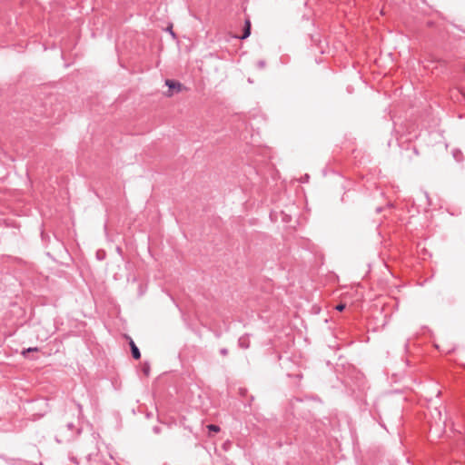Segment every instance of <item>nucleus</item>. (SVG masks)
I'll use <instances>...</instances> for the list:
<instances>
[{
  "instance_id": "dca6fc26",
  "label": "nucleus",
  "mask_w": 465,
  "mask_h": 465,
  "mask_svg": "<svg viewBox=\"0 0 465 465\" xmlns=\"http://www.w3.org/2000/svg\"><path fill=\"white\" fill-rule=\"evenodd\" d=\"M463 82H464V85L461 87V93L465 96V74H464Z\"/></svg>"
},
{
  "instance_id": "423d86ee",
  "label": "nucleus",
  "mask_w": 465,
  "mask_h": 465,
  "mask_svg": "<svg viewBox=\"0 0 465 465\" xmlns=\"http://www.w3.org/2000/svg\"><path fill=\"white\" fill-rule=\"evenodd\" d=\"M38 351L37 347H30V348H27V349L24 350L22 354L25 357H26L27 353H30V352H33V351Z\"/></svg>"
},
{
  "instance_id": "2eb2a0df",
  "label": "nucleus",
  "mask_w": 465,
  "mask_h": 465,
  "mask_svg": "<svg viewBox=\"0 0 465 465\" xmlns=\"http://www.w3.org/2000/svg\"><path fill=\"white\" fill-rule=\"evenodd\" d=\"M167 30H168V32H170L171 35L174 38L175 37V34L173 33V31L172 29V26L168 27Z\"/></svg>"
},
{
  "instance_id": "f8f14e48",
  "label": "nucleus",
  "mask_w": 465,
  "mask_h": 465,
  "mask_svg": "<svg viewBox=\"0 0 465 465\" xmlns=\"http://www.w3.org/2000/svg\"><path fill=\"white\" fill-rule=\"evenodd\" d=\"M153 431L155 433V434H159L161 432V427L160 426H154L153 428Z\"/></svg>"
},
{
  "instance_id": "aec40b11",
  "label": "nucleus",
  "mask_w": 465,
  "mask_h": 465,
  "mask_svg": "<svg viewBox=\"0 0 465 465\" xmlns=\"http://www.w3.org/2000/svg\"><path fill=\"white\" fill-rule=\"evenodd\" d=\"M96 255L99 259H101L100 257H102V254H99V252H96Z\"/></svg>"
},
{
  "instance_id": "9d476101",
  "label": "nucleus",
  "mask_w": 465,
  "mask_h": 465,
  "mask_svg": "<svg viewBox=\"0 0 465 465\" xmlns=\"http://www.w3.org/2000/svg\"><path fill=\"white\" fill-rule=\"evenodd\" d=\"M309 179H310V176H309V174H307V173H306V174H304V175L301 178L300 182H301V183H308V182H309Z\"/></svg>"
},
{
  "instance_id": "39448f33",
  "label": "nucleus",
  "mask_w": 465,
  "mask_h": 465,
  "mask_svg": "<svg viewBox=\"0 0 465 465\" xmlns=\"http://www.w3.org/2000/svg\"><path fill=\"white\" fill-rule=\"evenodd\" d=\"M238 344L242 349H248L250 347V341L248 336L244 335L239 338Z\"/></svg>"
},
{
  "instance_id": "6e6552de",
  "label": "nucleus",
  "mask_w": 465,
  "mask_h": 465,
  "mask_svg": "<svg viewBox=\"0 0 465 465\" xmlns=\"http://www.w3.org/2000/svg\"><path fill=\"white\" fill-rule=\"evenodd\" d=\"M143 372L145 376H148L149 373H150V365L149 363H144V365L143 366Z\"/></svg>"
},
{
  "instance_id": "0eeeda50",
  "label": "nucleus",
  "mask_w": 465,
  "mask_h": 465,
  "mask_svg": "<svg viewBox=\"0 0 465 465\" xmlns=\"http://www.w3.org/2000/svg\"><path fill=\"white\" fill-rule=\"evenodd\" d=\"M207 428L210 431H213V432H218L220 430V427L215 424H210V425H208Z\"/></svg>"
},
{
  "instance_id": "4468645a",
  "label": "nucleus",
  "mask_w": 465,
  "mask_h": 465,
  "mask_svg": "<svg viewBox=\"0 0 465 465\" xmlns=\"http://www.w3.org/2000/svg\"><path fill=\"white\" fill-rule=\"evenodd\" d=\"M76 406H77V409L79 411V415H82V413H83V407H82V405L80 403H77Z\"/></svg>"
},
{
  "instance_id": "9b49d317",
  "label": "nucleus",
  "mask_w": 465,
  "mask_h": 465,
  "mask_svg": "<svg viewBox=\"0 0 465 465\" xmlns=\"http://www.w3.org/2000/svg\"><path fill=\"white\" fill-rule=\"evenodd\" d=\"M257 65H258V67H259V68H261V69L264 68V66H265V61H263V60H260V61H258Z\"/></svg>"
},
{
  "instance_id": "f257e3e1",
  "label": "nucleus",
  "mask_w": 465,
  "mask_h": 465,
  "mask_svg": "<svg viewBox=\"0 0 465 465\" xmlns=\"http://www.w3.org/2000/svg\"><path fill=\"white\" fill-rule=\"evenodd\" d=\"M81 433V429H75L73 422H67L66 425L60 428L59 435L56 436V441L59 443L74 440Z\"/></svg>"
},
{
  "instance_id": "412c9836",
  "label": "nucleus",
  "mask_w": 465,
  "mask_h": 465,
  "mask_svg": "<svg viewBox=\"0 0 465 465\" xmlns=\"http://www.w3.org/2000/svg\"><path fill=\"white\" fill-rule=\"evenodd\" d=\"M96 255L99 259H101L100 257H102V254H99V252H96Z\"/></svg>"
},
{
  "instance_id": "f03ea898",
  "label": "nucleus",
  "mask_w": 465,
  "mask_h": 465,
  "mask_svg": "<svg viewBox=\"0 0 465 465\" xmlns=\"http://www.w3.org/2000/svg\"><path fill=\"white\" fill-rule=\"evenodd\" d=\"M165 84L168 86V95L171 96L173 94V91L180 92L182 90V84L180 82L174 80H166Z\"/></svg>"
},
{
  "instance_id": "ddd939ff",
  "label": "nucleus",
  "mask_w": 465,
  "mask_h": 465,
  "mask_svg": "<svg viewBox=\"0 0 465 465\" xmlns=\"http://www.w3.org/2000/svg\"><path fill=\"white\" fill-rule=\"evenodd\" d=\"M220 353L223 356L228 354V350L226 348H223L220 350Z\"/></svg>"
},
{
  "instance_id": "a211bd4d",
  "label": "nucleus",
  "mask_w": 465,
  "mask_h": 465,
  "mask_svg": "<svg viewBox=\"0 0 465 465\" xmlns=\"http://www.w3.org/2000/svg\"><path fill=\"white\" fill-rule=\"evenodd\" d=\"M93 455H94V451L89 452V453L87 454V458H88V460H90V459H91V457H92Z\"/></svg>"
},
{
  "instance_id": "20e7f679",
  "label": "nucleus",
  "mask_w": 465,
  "mask_h": 465,
  "mask_svg": "<svg viewBox=\"0 0 465 465\" xmlns=\"http://www.w3.org/2000/svg\"><path fill=\"white\" fill-rule=\"evenodd\" d=\"M251 35V22L249 19L245 20L242 35L239 37L240 39L243 40L249 37Z\"/></svg>"
},
{
  "instance_id": "f3484780",
  "label": "nucleus",
  "mask_w": 465,
  "mask_h": 465,
  "mask_svg": "<svg viewBox=\"0 0 465 465\" xmlns=\"http://www.w3.org/2000/svg\"><path fill=\"white\" fill-rule=\"evenodd\" d=\"M71 460L75 463V464H78V461H77V459L75 457H72L71 458Z\"/></svg>"
},
{
  "instance_id": "7ed1b4c3",
  "label": "nucleus",
  "mask_w": 465,
  "mask_h": 465,
  "mask_svg": "<svg viewBox=\"0 0 465 465\" xmlns=\"http://www.w3.org/2000/svg\"><path fill=\"white\" fill-rule=\"evenodd\" d=\"M130 341H129V345H130V349H131V353H132V356L134 359L135 360H139L141 358V352H140V350L139 348L136 346V344L134 343V341L129 338Z\"/></svg>"
},
{
  "instance_id": "1a4fd4ad",
  "label": "nucleus",
  "mask_w": 465,
  "mask_h": 465,
  "mask_svg": "<svg viewBox=\"0 0 465 465\" xmlns=\"http://www.w3.org/2000/svg\"><path fill=\"white\" fill-rule=\"evenodd\" d=\"M345 307L346 305L344 303H339L338 305H336L335 309L338 312H342L345 309Z\"/></svg>"
},
{
  "instance_id": "6ab92c4d",
  "label": "nucleus",
  "mask_w": 465,
  "mask_h": 465,
  "mask_svg": "<svg viewBox=\"0 0 465 465\" xmlns=\"http://www.w3.org/2000/svg\"><path fill=\"white\" fill-rule=\"evenodd\" d=\"M381 211H382V207H377L376 208V213H380Z\"/></svg>"
}]
</instances>
